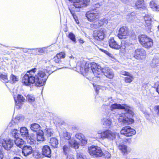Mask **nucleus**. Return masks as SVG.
Returning <instances> with one entry per match:
<instances>
[{
    "mask_svg": "<svg viewBox=\"0 0 159 159\" xmlns=\"http://www.w3.org/2000/svg\"><path fill=\"white\" fill-rule=\"evenodd\" d=\"M36 69L35 68L30 70L22 78V82L26 85H30L34 84L36 86H41L44 84L48 78L45 72L39 71L37 75H34Z\"/></svg>",
    "mask_w": 159,
    "mask_h": 159,
    "instance_id": "nucleus-1",
    "label": "nucleus"
},
{
    "mask_svg": "<svg viewBox=\"0 0 159 159\" xmlns=\"http://www.w3.org/2000/svg\"><path fill=\"white\" fill-rule=\"evenodd\" d=\"M110 109L112 111L116 109H124L126 112L125 113L116 114V117L117 118L119 122L127 125L132 124L134 122V120L132 117L134 114L132 110V108L126 104L121 105L116 103H114L111 105Z\"/></svg>",
    "mask_w": 159,
    "mask_h": 159,
    "instance_id": "nucleus-2",
    "label": "nucleus"
},
{
    "mask_svg": "<svg viewBox=\"0 0 159 159\" xmlns=\"http://www.w3.org/2000/svg\"><path fill=\"white\" fill-rule=\"evenodd\" d=\"M77 69L84 75L89 76L93 74L96 77L100 78L102 72V68L99 66L80 62L78 64Z\"/></svg>",
    "mask_w": 159,
    "mask_h": 159,
    "instance_id": "nucleus-3",
    "label": "nucleus"
},
{
    "mask_svg": "<svg viewBox=\"0 0 159 159\" xmlns=\"http://www.w3.org/2000/svg\"><path fill=\"white\" fill-rule=\"evenodd\" d=\"M100 6L98 4H95L91 7L90 11L86 12V15L88 20L90 22H93L99 18L100 11L98 9Z\"/></svg>",
    "mask_w": 159,
    "mask_h": 159,
    "instance_id": "nucleus-4",
    "label": "nucleus"
},
{
    "mask_svg": "<svg viewBox=\"0 0 159 159\" xmlns=\"http://www.w3.org/2000/svg\"><path fill=\"white\" fill-rule=\"evenodd\" d=\"M96 137L98 139L107 138L113 140L116 138H118L119 136L116 133H113L110 130H106L102 132L98 131V133L96 135Z\"/></svg>",
    "mask_w": 159,
    "mask_h": 159,
    "instance_id": "nucleus-5",
    "label": "nucleus"
},
{
    "mask_svg": "<svg viewBox=\"0 0 159 159\" xmlns=\"http://www.w3.org/2000/svg\"><path fill=\"white\" fill-rule=\"evenodd\" d=\"M71 134L64 130L63 131L61 137L67 140H69L68 143L69 146L75 149H77L79 147V143L73 138H71Z\"/></svg>",
    "mask_w": 159,
    "mask_h": 159,
    "instance_id": "nucleus-6",
    "label": "nucleus"
},
{
    "mask_svg": "<svg viewBox=\"0 0 159 159\" xmlns=\"http://www.w3.org/2000/svg\"><path fill=\"white\" fill-rule=\"evenodd\" d=\"M139 42L144 47L149 48L153 45L152 39L145 34L139 36Z\"/></svg>",
    "mask_w": 159,
    "mask_h": 159,
    "instance_id": "nucleus-7",
    "label": "nucleus"
},
{
    "mask_svg": "<svg viewBox=\"0 0 159 159\" xmlns=\"http://www.w3.org/2000/svg\"><path fill=\"white\" fill-rule=\"evenodd\" d=\"M90 154L95 157H100L103 156V153L100 147L92 146L89 148Z\"/></svg>",
    "mask_w": 159,
    "mask_h": 159,
    "instance_id": "nucleus-8",
    "label": "nucleus"
},
{
    "mask_svg": "<svg viewBox=\"0 0 159 159\" xmlns=\"http://www.w3.org/2000/svg\"><path fill=\"white\" fill-rule=\"evenodd\" d=\"M111 115L108 114L107 116L103 115L101 119V123L106 128L111 126L112 125V117H111Z\"/></svg>",
    "mask_w": 159,
    "mask_h": 159,
    "instance_id": "nucleus-9",
    "label": "nucleus"
},
{
    "mask_svg": "<svg viewBox=\"0 0 159 159\" xmlns=\"http://www.w3.org/2000/svg\"><path fill=\"white\" fill-rule=\"evenodd\" d=\"M13 141L11 139L5 140L0 138V144L6 150H10L13 146Z\"/></svg>",
    "mask_w": 159,
    "mask_h": 159,
    "instance_id": "nucleus-10",
    "label": "nucleus"
},
{
    "mask_svg": "<svg viewBox=\"0 0 159 159\" xmlns=\"http://www.w3.org/2000/svg\"><path fill=\"white\" fill-rule=\"evenodd\" d=\"M146 56L145 51L143 48H138L135 51L134 57L138 60H143L144 59Z\"/></svg>",
    "mask_w": 159,
    "mask_h": 159,
    "instance_id": "nucleus-11",
    "label": "nucleus"
},
{
    "mask_svg": "<svg viewBox=\"0 0 159 159\" xmlns=\"http://www.w3.org/2000/svg\"><path fill=\"white\" fill-rule=\"evenodd\" d=\"M136 131L128 126H125L122 128L120 131V133L126 136H131L135 134Z\"/></svg>",
    "mask_w": 159,
    "mask_h": 159,
    "instance_id": "nucleus-12",
    "label": "nucleus"
},
{
    "mask_svg": "<svg viewBox=\"0 0 159 159\" xmlns=\"http://www.w3.org/2000/svg\"><path fill=\"white\" fill-rule=\"evenodd\" d=\"M128 35V31L126 27H123L120 29L118 34V36L120 39H125L127 38Z\"/></svg>",
    "mask_w": 159,
    "mask_h": 159,
    "instance_id": "nucleus-13",
    "label": "nucleus"
},
{
    "mask_svg": "<svg viewBox=\"0 0 159 159\" xmlns=\"http://www.w3.org/2000/svg\"><path fill=\"white\" fill-rule=\"evenodd\" d=\"M89 0H77L73 3V6L75 8H80L87 6Z\"/></svg>",
    "mask_w": 159,
    "mask_h": 159,
    "instance_id": "nucleus-14",
    "label": "nucleus"
},
{
    "mask_svg": "<svg viewBox=\"0 0 159 159\" xmlns=\"http://www.w3.org/2000/svg\"><path fill=\"white\" fill-rule=\"evenodd\" d=\"M102 72L105 76L109 79H112L114 76V74L112 70L108 67H106L102 68Z\"/></svg>",
    "mask_w": 159,
    "mask_h": 159,
    "instance_id": "nucleus-15",
    "label": "nucleus"
},
{
    "mask_svg": "<svg viewBox=\"0 0 159 159\" xmlns=\"http://www.w3.org/2000/svg\"><path fill=\"white\" fill-rule=\"evenodd\" d=\"M22 148V153L24 156L27 157L32 154H33L34 151L31 146L27 145L24 146Z\"/></svg>",
    "mask_w": 159,
    "mask_h": 159,
    "instance_id": "nucleus-16",
    "label": "nucleus"
},
{
    "mask_svg": "<svg viewBox=\"0 0 159 159\" xmlns=\"http://www.w3.org/2000/svg\"><path fill=\"white\" fill-rule=\"evenodd\" d=\"M42 153L45 157H51V151L50 147L47 145L43 146L42 149Z\"/></svg>",
    "mask_w": 159,
    "mask_h": 159,
    "instance_id": "nucleus-17",
    "label": "nucleus"
},
{
    "mask_svg": "<svg viewBox=\"0 0 159 159\" xmlns=\"http://www.w3.org/2000/svg\"><path fill=\"white\" fill-rule=\"evenodd\" d=\"M109 44L110 47L116 49H119L120 47L117 42L114 40L113 38H110L109 40Z\"/></svg>",
    "mask_w": 159,
    "mask_h": 159,
    "instance_id": "nucleus-18",
    "label": "nucleus"
},
{
    "mask_svg": "<svg viewBox=\"0 0 159 159\" xmlns=\"http://www.w3.org/2000/svg\"><path fill=\"white\" fill-rule=\"evenodd\" d=\"M16 104V107L18 108H20V106L19 105L22 104L24 102L25 98L23 97L21 95H18L16 98L14 97Z\"/></svg>",
    "mask_w": 159,
    "mask_h": 159,
    "instance_id": "nucleus-19",
    "label": "nucleus"
},
{
    "mask_svg": "<svg viewBox=\"0 0 159 159\" xmlns=\"http://www.w3.org/2000/svg\"><path fill=\"white\" fill-rule=\"evenodd\" d=\"M118 148L121 151L122 153L124 154H128L131 151L130 148L128 147L126 145L123 144H120L118 146Z\"/></svg>",
    "mask_w": 159,
    "mask_h": 159,
    "instance_id": "nucleus-20",
    "label": "nucleus"
},
{
    "mask_svg": "<svg viewBox=\"0 0 159 159\" xmlns=\"http://www.w3.org/2000/svg\"><path fill=\"white\" fill-rule=\"evenodd\" d=\"M106 33V30L104 29L98 30L97 32V36L99 40H103Z\"/></svg>",
    "mask_w": 159,
    "mask_h": 159,
    "instance_id": "nucleus-21",
    "label": "nucleus"
},
{
    "mask_svg": "<svg viewBox=\"0 0 159 159\" xmlns=\"http://www.w3.org/2000/svg\"><path fill=\"white\" fill-rule=\"evenodd\" d=\"M14 142L16 145L19 148H22L24 147V141L19 138L15 140Z\"/></svg>",
    "mask_w": 159,
    "mask_h": 159,
    "instance_id": "nucleus-22",
    "label": "nucleus"
},
{
    "mask_svg": "<svg viewBox=\"0 0 159 159\" xmlns=\"http://www.w3.org/2000/svg\"><path fill=\"white\" fill-rule=\"evenodd\" d=\"M20 132L21 135L23 137L26 138L29 135L28 130L25 127H21Z\"/></svg>",
    "mask_w": 159,
    "mask_h": 159,
    "instance_id": "nucleus-23",
    "label": "nucleus"
},
{
    "mask_svg": "<svg viewBox=\"0 0 159 159\" xmlns=\"http://www.w3.org/2000/svg\"><path fill=\"white\" fill-rule=\"evenodd\" d=\"M149 6L153 11H159V5L156 4L154 1H152L150 2Z\"/></svg>",
    "mask_w": 159,
    "mask_h": 159,
    "instance_id": "nucleus-24",
    "label": "nucleus"
},
{
    "mask_svg": "<svg viewBox=\"0 0 159 159\" xmlns=\"http://www.w3.org/2000/svg\"><path fill=\"white\" fill-rule=\"evenodd\" d=\"M11 136L16 139L19 138L20 136V134L19 133V131L17 129H12L11 132Z\"/></svg>",
    "mask_w": 159,
    "mask_h": 159,
    "instance_id": "nucleus-25",
    "label": "nucleus"
},
{
    "mask_svg": "<svg viewBox=\"0 0 159 159\" xmlns=\"http://www.w3.org/2000/svg\"><path fill=\"white\" fill-rule=\"evenodd\" d=\"M50 143L51 145L54 148H57L58 144V140L56 138H51Z\"/></svg>",
    "mask_w": 159,
    "mask_h": 159,
    "instance_id": "nucleus-26",
    "label": "nucleus"
},
{
    "mask_svg": "<svg viewBox=\"0 0 159 159\" xmlns=\"http://www.w3.org/2000/svg\"><path fill=\"white\" fill-rule=\"evenodd\" d=\"M27 143L30 145H33L36 143V139L33 136L29 135L26 138Z\"/></svg>",
    "mask_w": 159,
    "mask_h": 159,
    "instance_id": "nucleus-27",
    "label": "nucleus"
},
{
    "mask_svg": "<svg viewBox=\"0 0 159 159\" xmlns=\"http://www.w3.org/2000/svg\"><path fill=\"white\" fill-rule=\"evenodd\" d=\"M30 128L33 131H37L40 129L41 127L38 124L34 123L31 124Z\"/></svg>",
    "mask_w": 159,
    "mask_h": 159,
    "instance_id": "nucleus-28",
    "label": "nucleus"
},
{
    "mask_svg": "<svg viewBox=\"0 0 159 159\" xmlns=\"http://www.w3.org/2000/svg\"><path fill=\"white\" fill-rule=\"evenodd\" d=\"M37 139L38 141H43L45 140V138L43 136V132L41 131L37 133Z\"/></svg>",
    "mask_w": 159,
    "mask_h": 159,
    "instance_id": "nucleus-29",
    "label": "nucleus"
},
{
    "mask_svg": "<svg viewBox=\"0 0 159 159\" xmlns=\"http://www.w3.org/2000/svg\"><path fill=\"white\" fill-rule=\"evenodd\" d=\"M137 8H143L145 7L143 0H138L135 4Z\"/></svg>",
    "mask_w": 159,
    "mask_h": 159,
    "instance_id": "nucleus-30",
    "label": "nucleus"
},
{
    "mask_svg": "<svg viewBox=\"0 0 159 159\" xmlns=\"http://www.w3.org/2000/svg\"><path fill=\"white\" fill-rule=\"evenodd\" d=\"M134 79L133 75L130 73L125 78V81L126 83H130Z\"/></svg>",
    "mask_w": 159,
    "mask_h": 159,
    "instance_id": "nucleus-31",
    "label": "nucleus"
},
{
    "mask_svg": "<svg viewBox=\"0 0 159 159\" xmlns=\"http://www.w3.org/2000/svg\"><path fill=\"white\" fill-rule=\"evenodd\" d=\"M54 132L51 129L46 128L44 130V134L48 137L51 136L53 134Z\"/></svg>",
    "mask_w": 159,
    "mask_h": 159,
    "instance_id": "nucleus-32",
    "label": "nucleus"
},
{
    "mask_svg": "<svg viewBox=\"0 0 159 159\" xmlns=\"http://www.w3.org/2000/svg\"><path fill=\"white\" fill-rule=\"evenodd\" d=\"M0 79L3 82L7 83L9 81L6 74H2L0 75Z\"/></svg>",
    "mask_w": 159,
    "mask_h": 159,
    "instance_id": "nucleus-33",
    "label": "nucleus"
},
{
    "mask_svg": "<svg viewBox=\"0 0 159 159\" xmlns=\"http://www.w3.org/2000/svg\"><path fill=\"white\" fill-rule=\"evenodd\" d=\"M18 80V78L16 76L11 74L10 76L9 81L11 83H13L17 81Z\"/></svg>",
    "mask_w": 159,
    "mask_h": 159,
    "instance_id": "nucleus-34",
    "label": "nucleus"
},
{
    "mask_svg": "<svg viewBox=\"0 0 159 159\" xmlns=\"http://www.w3.org/2000/svg\"><path fill=\"white\" fill-rule=\"evenodd\" d=\"M159 64V58L157 57H154L152 61V66L154 67H155Z\"/></svg>",
    "mask_w": 159,
    "mask_h": 159,
    "instance_id": "nucleus-35",
    "label": "nucleus"
},
{
    "mask_svg": "<svg viewBox=\"0 0 159 159\" xmlns=\"http://www.w3.org/2000/svg\"><path fill=\"white\" fill-rule=\"evenodd\" d=\"M63 149L64 154L66 155L67 154L70 152V148L69 146L65 145L63 147Z\"/></svg>",
    "mask_w": 159,
    "mask_h": 159,
    "instance_id": "nucleus-36",
    "label": "nucleus"
},
{
    "mask_svg": "<svg viewBox=\"0 0 159 159\" xmlns=\"http://www.w3.org/2000/svg\"><path fill=\"white\" fill-rule=\"evenodd\" d=\"M77 159H87L86 157L81 152H78L77 154Z\"/></svg>",
    "mask_w": 159,
    "mask_h": 159,
    "instance_id": "nucleus-37",
    "label": "nucleus"
},
{
    "mask_svg": "<svg viewBox=\"0 0 159 159\" xmlns=\"http://www.w3.org/2000/svg\"><path fill=\"white\" fill-rule=\"evenodd\" d=\"M65 57V54L64 52H61L57 54L55 56V58H59L60 59L62 58H64Z\"/></svg>",
    "mask_w": 159,
    "mask_h": 159,
    "instance_id": "nucleus-38",
    "label": "nucleus"
},
{
    "mask_svg": "<svg viewBox=\"0 0 159 159\" xmlns=\"http://www.w3.org/2000/svg\"><path fill=\"white\" fill-rule=\"evenodd\" d=\"M26 99L30 102H33L35 100L34 97L32 95H28L26 97Z\"/></svg>",
    "mask_w": 159,
    "mask_h": 159,
    "instance_id": "nucleus-39",
    "label": "nucleus"
},
{
    "mask_svg": "<svg viewBox=\"0 0 159 159\" xmlns=\"http://www.w3.org/2000/svg\"><path fill=\"white\" fill-rule=\"evenodd\" d=\"M68 37L72 41L76 43L75 35L72 33H70L68 35Z\"/></svg>",
    "mask_w": 159,
    "mask_h": 159,
    "instance_id": "nucleus-40",
    "label": "nucleus"
},
{
    "mask_svg": "<svg viewBox=\"0 0 159 159\" xmlns=\"http://www.w3.org/2000/svg\"><path fill=\"white\" fill-rule=\"evenodd\" d=\"M100 50L102 51V52H104V53L106 54L109 57H111L112 58L115 60V58H114L113 55L112 54H111L108 51L104 49H100Z\"/></svg>",
    "mask_w": 159,
    "mask_h": 159,
    "instance_id": "nucleus-41",
    "label": "nucleus"
},
{
    "mask_svg": "<svg viewBox=\"0 0 159 159\" xmlns=\"http://www.w3.org/2000/svg\"><path fill=\"white\" fill-rule=\"evenodd\" d=\"M127 46L128 45L125 43V41H123L121 43L120 47L122 49H125L127 47Z\"/></svg>",
    "mask_w": 159,
    "mask_h": 159,
    "instance_id": "nucleus-42",
    "label": "nucleus"
},
{
    "mask_svg": "<svg viewBox=\"0 0 159 159\" xmlns=\"http://www.w3.org/2000/svg\"><path fill=\"white\" fill-rule=\"evenodd\" d=\"M33 155L34 156H35L36 155L35 157L37 158H40L42 156L41 154L39 151H37L35 152H33Z\"/></svg>",
    "mask_w": 159,
    "mask_h": 159,
    "instance_id": "nucleus-43",
    "label": "nucleus"
},
{
    "mask_svg": "<svg viewBox=\"0 0 159 159\" xmlns=\"http://www.w3.org/2000/svg\"><path fill=\"white\" fill-rule=\"evenodd\" d=\"M154 109L156 112L157 116H159V105L155 106Z\"/></svg>",
    "mask_w": 159,
    "mask_h": 159,
    "instance_id": "nucleus-44",
    "label": "nucleus"
},
{
    "mask_svg": "<svg viewBox=\"0 0 159 159\" xmlns=\"http://www.w3.org/2000/svg\"><path fill=\"white\" fill-rule=\"evenodd\" d=\"M16 120V119L12 120L9 124V126L11 127H13L14 125H16L17 123H16L15 120Z\"/></svg>",
    "mask_w": 159,
    "mask_h": 159,
    "instance_id": "nucleus-45",
    "label": "nucleus"
},
{
    "mask_svg": "<svg viewBox=\"0 0 159 159\" xmlns=\"http://www.w3.org/2000/svg\"><path fill=\"white\" fill-rule=\"evenodd\" d=\"M83 136V135L81 134L78 133L75 135L76 138L79 140L82 139Z\"/></svg>",
    "mask_w": 159,
    "mask_h": 159,
    "instance_id": "nucleus-46",
    "label": "nucleus"
},
{
    "mask_svg": "<svg viewBox=\"0 0 159 159\" xmlns=\"http://www.w3.org/2000/svg\"><path fill=\"white\" fill-rule=\"evenodd\" d=\"M144 20L145 21H147L148 20H151V16L149 15H146L144 17Z\"/></svg>",
    "mask_w": 159,
    "mask_h": 159,
    "instance_id": "nucleus-47",
    "label": "nucleus"
},
{
    "mask_svg": "<svg viewBox=\"0 0 159 159\" xmlns=\"http://www.w3.org/2000/svg\"><path fill=\"white\" fill-rule=\"evenodd\" d=\"M145 21V25L146 26H147L148 27L150 26L151 24V20H148L147 21Z\"/></svg>",
    "mask_w": 159,
    "mask_h": 159,
    "instance_id": "nucleus-48",
    "label": "nucleus"
},
{
    "mask_svg": "<svg viewBox=\"0 0 159 159\" xmlns=\"http://www.w3.org/2000/svg\"><path fill=\"white\" fill-rule=\"evenodd\" d=\"M69 10L70 11L71 14L72 15V16H73L74 18L75 19L76 22L77 23L78 22H77V21H78V20H76V19H75V12H74V11L72 9H70V8H69Z\"/></svg>",
    "mask_w": 159,
    "mask_h": 159,
    "instance_id": "nucleus-49",
    "label": "nucleus"
},
{
    "mask_svg": "<svg viewBox=\"0 0 159 159\" xmlns=\"http://www.w3.org/2000/svg\"><path fill=\"white\" fill-rule=\"evenodd\" d=\"M120 73L121 75H125V76L127 75H128L130 73L129 72H127L125 71L124 70H122V71H121L120 72Z\"/></svg>",
    "mask_w": 159,
    "mask_h": 159,
    "instance_id": "nucleus-50",
    "label": "nucleus"
},
{
    "mask_svg": "<svg viewBox=\"0 0 159 159\" xmlns=\"http://www.w3.org/2000/svg\"><path fill=\"white\" fill-rule=\"evenodd\" d=\"M54 61L56 63H58L60 61V59L59 58H55V56L53 58Z\"/></svg>",
    "mask_w": 159,
    "mask_h": 159,
    "instance_id": "nucleus-51",
    "label": "nucleus"
},
{
    "mask_svg": "<svg viewBox=\"0 0 159 159\" xmlns=\"http://www.w3.org/2000/svg\"><path fill=\"white\" fill-rule=\"evenodd\" d=\"M36 51H38V52L40 53H42L43 52V48H39L38 49H35Z\"/></svg>",
    "mask_w": 159,
    "mask_h": 159,
    "instance_id": "nucleus-52",
    "label": "nucleus"
},
{
    "mask_svg": "<svg viewBox=\"0 0 159 159\" xmlns=\"http://www.w3.org/2000/svg\"><path fill=\"white\" fill-rule=\"evenodd\" d=\"M2 148H0V159H2L3 157V155L2 152Z\"/></svg>",
    "mask_w": 159,
    "mask_h": 159,
    "instance_id": "nucleus-53",
    "label": "nucleus"
},
{
    "mask_svg": "<svg viewBox=\"0 0 159 159\" xmlns=\"http://www.w3.org/2000/svg\"><path fill=\"white\" fill-rule=\"evenodd\" d=\"M99 21L98 22H96V23H95L93 25V26L94 28H99L100 27H98V25H99Z\"/></svg>",
    "mask_w": 159,
    "mask_h": 159,
    "instance_id": "nucleus-54",
    "label": "nucleus"
},
{
    "mask_svg": "<svg viewBox=\"0 0 159 159\" xmlns=\"http://www.w3.org/2000/svg\"><path fill=\"white\" fill-rule=\"evenodd\" d=\"M99 21V25H98V27H100L102 25L105 24L103 21L101 20L98 21Z\"/></svg>",
    "mask_w": 159,
    "mask_h": 159,
    "instance_id": "nucleus-55",
    "label": "nucleus"
},
{
    "mask_svg": "<svg viewBox=\"0 0 159 159\" xmlns=\"http://www.w3.org/2000/svg\"><path fill=\"white\" fill-rule=\"evenodd\" d=\"M66 159H75L72 155H68Z\"/></svg>",
    "mask_w": 159,
    "mask_h": 159,
    "instance_id": "nucleus-56",
    "label": "nucleus"
},
{
    "mask_svg": "<svg viewBox=\"0 0 159 159\" xmlns=\"http://www.w3.org/2000/svg\"><path fill=\"white\" fill-rule=\"evenodd\" d=\"M101 20L103 22L104 24H107L108 21L107 19L106 18H104L103 19H101Z\"/></svg>",
    "mask_w": 159,
    "mask_h": 159,
    "instance_id": "nucleus-57",
    "label": "nucleus"
},
{
    "mask_svg": "<svg viewBox=\"0 0 159 159\" xmlns=\"http://www.w3.org/2000/svg\"><path fill=\"white\" fill-rule=\"evenodd\" d=\"M81 141L82 143H83V145H84L87 143V141L86 140L82 139Z\"/></svg>",
    "mask_w": 159,
    "mask_h": 159,
    "instance_id": "nucleus-58",
    "label": "nucleus"
},
{
    "mask_svg": "<svg viewBox=\"0 0 159 159\" xmlns=\"http://www.w3.org/2000/svg\"><path fill=\"white\" fill-rule=\"evenodd\" d=\"M157 92L159 94V84H157L156 87Z\"/></svg>",
    "mask_w": 159,
    "mask_h": 159,
    "instance_id": "nucleus-59",
    "label": "nucleus"
},
{
    "mask_svg": "<svg viewBox=\"0 0 159 159\" xmlns=\"http://www.w3.org/2000/svg\"><path fill=\"white\" fill-rule=\"evenodd\" d=\"M20 48L22 49V51L24 52H28V49H24V48Z\"/></svg>",
    "mask_w": 159,
    "mask_h": 159,
    "instance_id": "nucleus-60",
    "label": "nucleus"
},
{
    "mask_svg": "<svg viewBox=\"0 0 159 159\" xmlns=\"http://www.w3.org/2000/svg\"><path fill=\"white\" fill-rule=\"evenodd\" d=\"M109 85H108V86H104L103 87H103V89L104 88L106 90H107V89H108L109 90Z\"/></svg>",
    "mask_w": 159,
    "mask_h": 159,
    "instance_id": "nucleus-61",
    "label": "nucleus"
},
{
    "mask_svg": "<svg viewBox=\"0 0 159 159\" xmlns=\"http://www.w3.org/2000/svg\"><path fill=\"white\" fill-rule=\"evenodd\" d=\"M78 41L81 44H83V43H84L83 40L81 39H79Z\"/></svg>",
    "mask_w": 159,
    "mask_h": 159,
    "instance_id": "nucleus-62",
    "label": "nucleus"
},
{
    "mask_svg": "<svg viewBox=\"0 0 159 159\" xmlns=\"http://www.w3.org/2000/svg\"><path fill=\"white\" fill-rule=\"evenodd\" d=\"M13 159H20V158L18 157H15Z\"/></svg>",
    "mask_w": 159,
    "mask_h": 159,
    "instance_id": "nucleus-63",
    "label": "nucleus"
},
{
    "mask_svg": "<svg viewBox=\"0 0 159 159\" xmlns=\"http://www.w3.org/2000/svg\"><path fill=\"white\" fill-rule=\"evenodd\" d=\"M69 57L73 59L74 58V57L72 56H71L70 57Z\"/></svg>",
    "mask_w": 159,
    "mask_h": 159,
    "instance_id": "nucleus-64",
    "label": "nucleus"
}]
</instances>
